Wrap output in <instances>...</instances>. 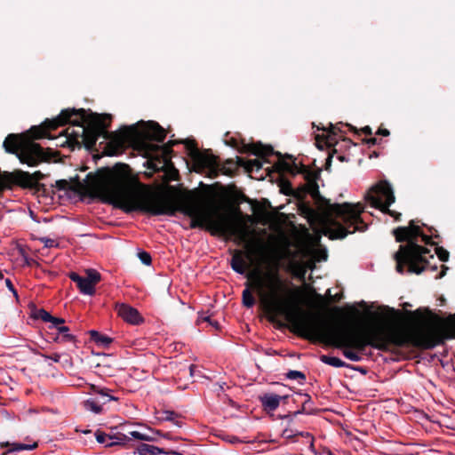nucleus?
Instances as JSON below:
<instances>
[{
	"label": "nucleus",
	"instance_id": "f257e3e1",
	"mask_svg": "<svg viewBox=\"0 0 455 455\" xmlns=\"http://www.w3.org/2000/svg\"><path fill=\"white\" fill-rule=\"evenodd\" d=\"M90 196L99 198L125 213L141 212L152 216H173L177 212L190 218V228L204 229L212 235L245 240L252 216L243 214L237 206L235 214L221 211L206 203L197 189L177 190L169 186L168 191H152L133 179L126 164L104 167L87 175Z\"/></svg>",
	"mask_w": 455,
	"mask_h": 455
},
{
	"label": "nucleus",
	"instance_id": "f03ea898",
	"mask_svg": "<svg viewBox=\"0 0 455 455\" xmlns=\"http://www.w3.org/2000/svg\"><path fill=\"white\" fill-rule=\"evenodd\" d=\"M251 210L259 223L268 226L278 235V245L261 242L259 246L261 266L254 268L248 275L247 288L243 291L242 300L245 307L251 308L259 298L262 316L276 330L284 331V205L274 208L267 199L261 202L251 200Z\"/></svg>",
	"mask_w": 455,
	"mask_h": 455
},
{
	"label": "nucleus",
	"instance_id": "7ed1b4c3",
	"mask_svg": "<svg viewBox=\"0 0 455 455\" xmlns=\"http://www.w3.org/2000/svg\"><path fill=\"white\" fill-rule=\"evenodd\" d=\"M286 207L294 210L298 215L305 219L314 232L309 233L302 224L294 225L290 217H294L295 213L286 212V272H293L299 279L305 278L307 270L313 269L316 261L327 259L326 250L318 248L322 235L330 239H341L347 234L362 232L367 228L361 219L363 207L360 203L348 204L344 210L346 212L331 216L328 228H322L320 223H312L299 212L293 197L286 196ZM285 211H288V208H285Z\"/></svg>",
	"mask_w": 455,
	"mask_h": 455
},
{
	"label": "nucleus",
	"instance_id": "20e7f679",
	"mask_svg": "<svg viewBox=\"0 0 455 455\" xmlns=\"http://www.w3.org/2000/svg\"><path fill=\"white\" fill-rule=\"evenodd\" d=\"M287 328L301 337L344 348L343 355L352 362H359L362 359L359 352L364 351L367 346L378 347L372 335L347 324L331 323L300 306L293 307L290 292L286 288Z\"/></svg>",
	"mask_w": 455,
	"mask_h": 455
},
{
	"label": "nucleus",
	"instance_id": "39448f33",
	"mask_svg": "<svg viewBox=\"0 0 455 455\" xmlns=\"http://www.w3.org/2000/svg\"><path fill=\"white\" fill-rule=\"evenodd\" d=\"M111 120L110 114L87 113L84 108H73L63 109L56 118L46 119L42 124L46 131L45 138L48 139H52L49 134L51 131L67 124L77 126L78 131L73 127H68L63 132L66 141L61 146H68L72 150L76 148H80L82 145L88 150H92L100 137L109 140V148L113 147L116 150H121L125 142L134 140L137 132L134 126H124L117 132H109L108 128Z\"/></svg>",
	"mask_w": 455,
	"mask_h": 455
},
{
	"label": "nucleus",
	"instance_id": "423d86ee",
	"mask_svg": "<svg viewBox=\"0 0 455 455\" xmlns=\"http://www.w3.org/2000/svg\"><path fill=\"white\" fill-rule=\"evenodd\" d=\"M286 174L300 177L303 180L297 188L286 179V196H291L299 212L312 223L318 222L322 228H328L331 216L345 212L348 203L331 204L319 193L317 180L320 179V169H312L304 163L303 157L294 156L286 153Z\"/></svg>",
	"mask_w": 455,
	"mask_h": 455
},
{
	"label": "nucleus",
	"instance_id": "0eeeda50",
	"mask_svg": "<svg viewBox=\"0 0 455 455\" xmlns=\"http://www.w3.org/2000/svg\"><path fill=\"white\" fill-rule=\"evenodd\" d=\"M397 242L407 241L405 245H400L395 253L396 271L403 274L404 267H408V272L419 274L428 267V258L434 259L430 250L418 244L420 241L426 244H434L432 236L423 234L420 227L414 220H411L408 227H399L393 231Z\"/></svg>",
	"mask_w": 455,
	"mask_h": 455
},
{
	"label": "nucleus",
	"instance_id": "6e6552de",
	"mask_svg": "<svg viewBox=\"0 0 455 455\" xmlns=\"http://www.w3.org/2000/svg\"><path fill=\"white\" fill-rule=\"evenodd\" d=\"M44 137H46V131L41 124L32 126L24 133L9 134L3 146L7 153L15 154L22 164L36 166L40 163L50 161L57 155V152L52 149L49 148L44 149L34 141Z\"/></svg>",
	"mask_w": 455,
	"mask_h": 455
},
{
	"label": "nucleus",
	"instance_id": "1a4fd4ad",
	"mask_svg": "<svg viewBox=\"0 0 455 455\" xmlns=\"http://www.w3.org/2000/svg\"><path fill=\"white\" fill-rule=\"evenodd\" d=\"M239 151L241 153H250L258 157L252 160H244L242 157H238V164L243 166L248 172H251L253 171L257 172L262 169L264 164L271 163L268 160L269 156H277V164L272 167L275 168L279 174V191L281 194L284 195V155H282L279 152H275L271 146L264 145L259 141L248 144L243 143L241 148H239Z\"/></svg>",
	"mask_w": 455,
	"mask_h": 455
},
{
	"label": "nucleus",
	"instance_id": "9d476101",
	"mask_svg": "<svg viewBox=\"0 0 455 455\" xmlns=\"http://www.w3.org/2000/svg\"><path fill=\"white\" fill-rule=\"evenodd\" d=\"M185 145L195 170L197 172H207L208 176L212 179L217 178L220 172L232 177L236 173L237 168L241 167L238 164L239 156H236L235 161L233 159L226 160L224 164L220 166L218 156H214L210 149L200 151L194 140L186 141Z\"/></svg>",
	"mask_w": 455,
	"mask_h": 455
},
{
	"label": "nucleus",
	"instance_id": "9b49d317",
	"mask_svg": "<svg viewBox=\"0 0 455 455\" xmlns=\"http://www.w3.org/2000/svg\"><path fill=\"white\" fill-rule=\"evenodd\" d=\"M132 126L135 127L136 130V137L132 140H129L124 144V148L126 146H134L140 145L145 148H148L149 141H156V142H164L166 137L165 130L156 122L148 121L144 122L140 121L136 124H132Z\"/></svg>",
	"mask_w": 455,
	"mask_h": 455
},
{
	"label": "nucleus",
	"instance_id": "f8f14e48",
	"mask_svg": "<svg viewBox=\"0 0 455 455\" xmlns=\"http://www.w3.org/2000/svg\"><path fill=\"white\" fill-rule=\"evenodd\" d=\"M365 200L371 207L379 209L383 212H387L389 215L394 216L395 220H398L401 215L400 213H396L395 212L388 209V207L395 202V196L390 184L386 181L380 182L372 187L365 195Z\"/></svg>",
	"mask_w": 455,
	"mask_h": 455
},
{
	"label": "nucleus",
	"instance_id": "ddd939ff",
	"mask_svg": "<svg viewBox=\"0 0 455 455\" xmlns=\"http://www.w3.org/2000/svg\"><path fill=\"white\" fill-rule=\"evenodd\" d=\"M423 337L427 347H433L444 339L455 338V315L450 316L439 327L427 330L423 333Z\"/></svg>",
	"mask_w": 455,
	"mask_h": 455
},
{
	"label": "nucleus",
	"instance_id": "4468645a",
	"mask_svg": "<svg viewBox=\"0 0 455 455\" xmlns=\"http://www.w3.org/2000/svg\"><path fill=\"white\" fill-rule=\"evenodd\" d=\"M45 177L46 175L40 171L29 173L22 170H16L12 172H6L4 174V180L13 182L14 185L21 188H33L35 185L39 184V181Z\"/></svg>",
	"mask_w": 455,
	"mask_h": 455
},
{
	"label": "nucleus",
	"instance_id": "2eb2a0df",
	"mask_svg": "<svg viewBox=\"0 0 455 455\" xmlns=\"http://www.w3.org/2000/svg\"><path fill=\"white\" fill-rule=\"evenodd\" d=\"M115 309L118 316L128 323L138 325L144 321L140 312L135 307L128 304L116 303Z\"/></svg>",
	"mask_w": 455,
	"mask_h": 455
},
{
	"label": "nucleus",
	"instance_id": "dca6fc26",
	"mask_svg": "<svg viewBox=\"0 0 455 455\" xmlns=\"http://www.w3.org/2000/svg\"><path fill=\"white\" fill-rule=\"evenodd\" d=\"M179 143L177 140H169L167 143L158 146L155 144H148V148L155 152H160L162 155V157L164 159V166H169L171 165L173 169L172 174L171 176V180H177L176 176L179 175L178 171L172 166L171 158L172 154L173 152L172 147Z\"/></svg>",
	"mask_w": 455,
	"mask_h": 455
},
{
	"label": "nucleus",
	"instance_id": "f3484780",
	"mask_svg": "<svg viewBox=\"0 0 455 455\" xmlns=\"http://www.w3.org/2000/svg\"><path fill=\"white\" fill-rule=\"evenodd\" d=\"M245 256L249 258V254L243 251L235 250L231 259L230 265L232 269L240 275H243L248 269V264L244 259Z\"/></svg>",
	"mask_w": 455,
	"mask_h": 455
},
{
	"label": "nucleus",
	"instance_id": "a211bd4d",
	"mask_svg": "<svg viewBox=\"0 0 455 455\" xmlns=\"http://www.w3.org/2000/svg\"><path fill=\"white\" fill-rule=\"evenodd\" d=\"M339 126H343V124H330L329 130H324L322 135H315V140L319 142L321 140L328 146L331 147L336 142V136L338 132H342Z\"/></svg>",
	"mask_w": 455,
	"mask_h": 455
},
{
	"label": "nucleus",
	"instance_id": "6ab92c4d",
	"mask_svg": "<svg viewBox=\"0 0 455 455\" xmlns=\"http://www.w3.org/2000/svg\"><path fill=\"white\" fill-rule=\"evenodd\" d=\"M282 398L283 397L278 395L267 393L259 396V401L261 402L264 411L270 413L278 408Z\"/></svg>",
	"mask_w": 455,
	"mask_h": 455
},
{
	"label": "nucleus",
	"instance_id": "aec40b11",
	"mask_svg": "<svg viewBox=\"0 0 455 455\" xmlns=\"http://www.w3.org/2000/svg\"><path fill=\"white\" fill-rule=\"evenodd\" d=\"M68 275L71 281L76 283L78 289L83 294L93 295L95 293V288L90 285L86 277L80 276L76 272H70Z\"/></svg>",
	"mask_w": 455,
	"mask_h": 455
},
{
	"label": "nucleus",
	"instance_id": "412c9836",
	"mask_svg": "<svg viewBox=\"0 0 455 455\" xmlns=\"http://www.w3.org/2000/svg\"><path fill=\"white\" fill-rule=\"evenodd\" d=\"M1 448H8L7 451H4L1 455H7L12 452H18L21 451H31L37 447V443H34L33 444H25L19 443H0Z\"/></svg>",
	"mask_w": 455,
	"mask_h": 455
},
{
	"label": "nucleus",
	"instance_id": "4be33fe9",
	"mask_svg": "<svg viewBox=\"0 0 455 455\" xmlns=\"http://www.w3.org/2000/svg\"><path fill=\"white\" fill-rule=\"evenodd\" d=\"M90 335V340L94 342L98 347L102 348H108L110 344L113 342V339L100 333L98 331L91 330L88 331Z\"/></svg>",
	"mask_w": 455,
	"mask_h": 455
},
{
	"label": "nucleus",
	"instance_id": "5701e85b",
	"mask_svg": "<svg viewBox=\"0 0 455 455\" xmlns=\"http://www.w3.org/2000/svg\"><path fill=\"white\" fill-rule=\"evenodd\" d=\"M53 341L57 343H76V338L69 333L68 326H60L58 328L55 337H53Z\"/></svg>",
	"mask_w": 455,
	"mask_h": 455
},
{
	"label": "nucleus",
	"instance_id": "b1692460",
	"mask_svg": "<svg viewBox=\"0 0 455 455\" xmlns=\"http://www.w3.org/2000/svg\"><path fill=\"white\" fill-rule=\"evenodd\" d=\"M150 431L153 433V435L142 434L139 431H130L129 435L137 440L148 442H156L157 439L155 436V435H161L164 438H168V434H163L160 430L150 429Z\"/></svg>",
	"mask_w": 455,
	"mask_h": 455
},
{
	"label": "nucleus",
	"instance_id": "393cba45",
	"mask_svg": "<svg viewBox=\"0 0 455 455\" xmlns=\"http://www.w3.org/2000/svg\"><path fill=\"white\" fill-rule=\"evenodd\" d=\"M136 451V452H138L140 455L167 454V452H165L163 449L147 443H140L138 445Z\"/></svg>",
	"mask_w": 455,
	"mask_h": 455
},
{
	"label": "nucleus",
	"instance_id": "a878e982",
	"mask_svg": "<svg viewBox=\"0 0 455 455\" xmlns=\"http://www.w3.org/2000/svg\"><path fill=\"white\" fill-rule=\"evenodd\" d=\"M108 440L110 442L106 443V447H112L115 445H124L128 441L131 440V438L122 433H117L114 435L108 436Z\"/></svg>",
	"mask_w": 455,
	"mask_h": 455
},
{
	"label": "nucleus",
	"instance_id": "bb28decb",
	"mask_svg": "<svg viewBox=\"0 0 455 455\" xmlns=\"http://www.w3.org/2000/svg\"><path fill=\"white\" fill-rule=\"evenodd\" d=\"M320 360L322 363L336 368L348 367V364H347L344 361L335 356L323 355L320 356Z\"/></svg>",
	"mask_w": 455,
	"mask_h": 455
},
{
	"label": "nucleus",
	"instance_id": "cd10ccee",
	"mask_svg": "<svg viewBox=\"0 0 455 455\" xmlns=\"http://www.w3.org/2000/svg\"><path fill=\"white\" fill-rule=\"evenodd\" d=\"M31 316L34 319H40L44 323H50L51 319H52V315L44 308H35L31 313Z\"/></svg>",
	"mask_w": 455,
	"mask_h": 455
},
{
	"label": "nucleus",
	"instance_id": "c85d7f7f",
	"mask_svg": "<svg viewBox=\"0 0 455 455\" xmlns=\"http://www.w3.org/2000/svg\"><path fill=\"white\" fill-rule=\"evenodd\" d=\"M84 407L85 410L92 411L96 414H100L102 412V406L99 401L94 399H88L84 402Z\"/></svg>",
	"mask_w": 455,
	"mask_h": 455
},
{
	"label": "nucleus",
	"instance_id": "c756f323",
	"mask_svg": "<svg viewBox=\"0 0 455 455\" xmlns=\"http://www.w3.org/2000/svg\"><path fill=\"white\" fill-rule=\"evenodd\" d=\"M86 274H87V280L88 282L90 283V285H92V287H94L95 288V285L100 281L101 279V275L100 274L95 270V269H87L86 270Z\"/></svg>",
	"mask_w": 455,
	"mask_h": 455
},
{
	"label": "nucleus",
	"instance_id": "7c9ffc66",
	"mask_svg": "<svg viewBox=\"0 0 455 455\" xmlns=\"http://www.w3.org/2000/svg\"><path fill=\"white\" fill-rule=\"evenodd\" d=\"M286 379L297 380L298 383L302 384L306 379V376L299 371H289L286 372Z\"/></svg>",
	"mask_w": 455,
	"mask_h": 455
},
{
	"label": "nucleus",
	"instance_id": "2f4dec72",
	"mask_svg": "<svg viewBox=\"0 0 455 455\" xmlns=\"http://www.w3.org/2000/svg\"><path fill=\"white\" fill-rule=\"evenodd\" d=\"M58 190H72L70 183L67 180H59L54 186Z\"/></svg>",
	"mask_w": 455,
	"mask_h": 455
},
{
	"label": "nucleus",
	"instance_id": "473e14b6",
	"mask_svg": "<svg viewBox=\"0 0 455 455\" xmlns=\"http://www.w3.org/2000/svg\"><path fill=\"white\" fill-rule=\"evenodd\" d=\"M109 391L110 389L108 388H106V387H102V391L101 393H99V395L102 397L103 401H102V403L105 404L108 401H116L118 398L117 397H115V396H112L109 395Z\"/></svg>",
	"mask_w": 455,
	"mask_h": 455
},
{
	"label": "nucleus",
	"instance_id": "72a5a7b5",
	"mask_svg": "<svg viewBox=\"0 0 455 455\" xmlns=\"http://www.w3.org/2000/svg\"><path fill=\"white\" fill-rule=\"evenodd\" d=\"M178 418V414L172 411H163L162 419L166 421H172L178 425V422L175 419Z\"/></svg>",
	"mask_w": 455,
	"mask_h": 455
},
{
	"label": "nucleus",
	"instance_id": "f704fd0d",
	"mask_svg": "<svg viewBox=\"0 0 455 455\" xmlns=\"http://www.w3.org/2000/svg\"><path fill=\"white\" fill-rule=\"evenodd\" d=\"M138 256H139V259H140V261L144 265L149 266L151 264L152 258L148 252L143 251L139 252Z\"/></svg>",
	"mask_w": 455,
	"mask_h": 455
},
{
	"label": "nucleus",
	"instance_id": "c9c22d12",
	"mask_svg": "<svg viewBox=\"0 0 455 455\" xmlns=\"http://www.w3.org/2000/svg\"><path fill=\"white\" fill-rule=\"evenodd\" d=\"M28 188L35 190L36 193L41 194L44 196H48V189L46 188V186L43 183H39L37 185H35V187Z\"/></svg>",
	"mask_w": 455,
	"mask_h": 455
},
{
	"label": "nucleus",
	"instance_id": "e433bc0d",
	"mask_svg": "<svg viewBox=\"0 0 455 455\" xmlns=\"http://www.w3.org/2000/svg\"><path fill=\"white\" fill-rule=\"evenodd\" d=\"M50 323L52 324V326H50L49 328L52 329V328H55L56 331H58V328L60 327V326H64L63 323H65V319L63 318H60V317H55V316H52V319H51Z\"/></svg>",
	"mask_w": 455,
	"mask_h": 455
},
{
	"label": "nucleus",
	"instance_id": "4c0bfd02",
	"mask_svg": "<svg viewBox=\"0 0 455 455\" xmlns=\"http://www.w3.org/2000/svg\"><path fill=\"white\" fill-rule=\"evenodd\" d=\"M108 436H110V435H107L100 430L95 432V437L99 443H105L107 440H108Z\"/></svg>",
	"mask_w": 455,
	"mask_h": 455
},
{
	"label": "nucleus",
	"instance_id": "58836bf2",
	"mask_svg": "<svg viewBox=\"0 0 455 455\" xmlns=\"http://www.w3.org/2000/svg\"><path fill=\"white\" fill-rule=\"evenodd\" d=\"M435 252L441 261H447L449 258V252L443 248H435Z\"/></svg>",
	"mask_w": 455,
	"mask_h": 455
},
{
	"label": "nucleus",
	"instance_id": "ea45409f",
	"mask_svg": "<svg viewBox=\"0 0 455 455\" xmlns=\"http://www.w3.org/2000/svg\"><path fill=\"white\" fill-rule=\"evenodd\" d=\"M40 240H41V242L44 243V246L47 248L57 247L59 245L55 240L48 238V237H42V238H40Z\"/></svg>",
	"mask_w": 455,
	"mask_h": 455
},
{
	"label": "nucleus",
	"instance_id": "a19ab883",
	"mask_svg": "<svg viewBox=\"0 0 455 455\" xmlns=\"http://www.w3.org/2000/svg\"><path fill=\"white\" fill-rule=\"evenodd\" d=\"M396 311L394 308H390L388 307H384L382 310V314L384 315V317L390 318L394 317L396 315Z\"/></svg>",
	"mask_w": 455,
	"mask_h": 455
},
{
	"label": "nucleus",
	"instance_id": "79ce46f5",
	"mask_svg": "<svg viewBox=\"0 0 455 455\" xmlns=\"http://www.w3.org/2000/svg\"><path fill=\"white\" fill-rule=\"evenodd\" d=\"M42 356L44 357V358H47V359H51V360H52L55 363H59L60 359V355L58 354V353H54V354H52L51 355H42Z\"/></svg>",
	"mask_w": 455,
	"mask_h": 455
},
{
	"label": "nucleus",
	"instance_id": "37998d69",
	"mask_svg": "<svg viewBox=\"0 0 455 455\" xmlns=\"http://www.w3.org/2000/svg\"><path fill=\"white\" fill-rule=\"evenodd\" d=\"M5 284L9 291H14V285L12 284V281L9 278L5 279Z\"/></svg>",
	"mask_w": 455,
	"mask_h": 455
},
{
	"label": "nucleus",
	"instance_id": "c03bdc74",
	"mask_svg": "<svg viewBox=\"0 0 455 455\" xmlns=\"http://www.w3.org/2000/svg\"><path fill=\"white\" fill-rule=\"evenodd\" d=\"M91 389H92V391L94 394H98V395H99V393H101V391H102V387H101L95 386V385H92V386L91 387Z\"/></svg>",
	"mask_w": 455,
	"mask_h": 455
},
{
	"label": "nucleus",
	"instance_id": "a18cd8bd",
	"mask_svg": "<svg viewBox=\"0 0 455 455\" xmlns=\"http://www.w3.org/2000/svg\"><path fill=\"white\" fill-rule=\"evenodd\" d=\"M209 324H211L212 327H214L216 330H219L220 329V323L215 321V320H212Z\"/></svg>",
	"mask_w": 455,
	"mask_h": 455
},
{
	"label": "nucleus",
	"instance_id": "49530a36",
	"mask_svg": "<svg viewBox=\"0 0 455 455\" xmlns=\"http://www.w3.org/2000/svg\"><path fill=\"white\" fill-rule=\"evenodd\" d=\"M229 144H230L232 147H234V148H237V147H238V146H237V140H236L235 139H234V138H231V139H230V143H229Z\"/></svg>",
	"mask_w": 455,
	"mask_h": 455
},
{
	"label": "nucleus",
	"instance_id": "de8ad7c7",
	"mask_svg": "<svg viewBox=\"0 0 455 455\" xmlns=\"http://www.w3.org/2000/svg\"><path fill=\"white\" fill-rule=\"evenodd\" d=\"M363 132L365 134H371V129L369 126H365L363 128Z\"/></svg>",
	"mask_w": 455,
	"mask_h": 455
},
{
	"label": "nucleus",
	"instance_id": "09e8293b",
	"mask_svg": "<svg viewBox=\"0 0 455 455\" xmlns=\"http://www.w3.org/2000/svg\"><path fill=\"white\" fill-rule=\"evenodd\" d=\"M442 267H443V270H442V272L437 275V278H442V277L445 275V270L447 269V267H444V266H442Z\"/></svg>",
	"mask_w": 455,
	"mask_h": 455
},
{
	"label": "nucleus",
	"instance_id": "8fccbe9b",
	"mask_svg": "<svg viewBox=\"0 0 455 455\" xmlns=\"http://www.w3.org/2000/svg\"><path fill=\"white\" fill-rule=\"evenodd\" d=\"M201 322H205V316L204 315H199L197 319V323H200Z\"/></svg>",
	"mask_w": 455,
	"mask_h": 455
},
{
	"label": "nucleus",
	"instance_id": "3c124183",
	"mask_svg": "<svg viewBox=\"0 0 455 455\" xmlns=\"http://www.w3.org/2000/svg\"><path fill=\"white\" fill-rule=\"evenodd\" d=\"M269 355H280L276 350L269 349Z\"/></svg>",
	"mask_w": 455,
	"mask_h": 455
},
{
	"label": "nucleus",
	"instance_id": "603ef678",
	"mask_svg": "<svg viewBox=\"0 0 455 455\" xmlns=\"http://www.w3.org/2000/svg\"><path fill=\"white\" fill-rule=\"evenodd\" d=\"M380 133L384 136H387L389 134V132L387 130H382L380 131Z\"/></svg>",
	"mask_w": 455,
	"mask_h": 455
},
{
	"label": "nucleus",
	"instance_id": "864d4df0",
	"mask_svg": "<svg viewBox=\"0 0 455 455\" xmlns=\"http://www.w3.org/2000/svg\"><path fill=\"white\" fill-rule=\"evenodd\" d=\"M194 369H195V365L192 364V365L189 366V371H190V374L191 375H193Z\"/></svg>",
	"mask_w": 455,
	"mask_h": 455
},
{
	"label": "nucleus",
	"instance_id": "5fc2aeb1",
	"mask_svg": "<svg viewBox=\"0 0 455 455\" xmlns=\"http://www.w3.org/2000/svg\"><path fill=\"white\" fill-rule=\"evenodd\" d=\"M211 321H212L211 316L206 315V316H205V322L210 323Z\"/></svg>",
	"mask_w": 455,
	"mask_h": 455
},
{
	"label": "nucleus",
	"instance_id": "6e6d98bb",
	"mask_svg": "<svg viewBox=\"0 0 455 455\" xmlns=\"http://www.w3.org/2000/svg\"><path fill=\"white\" fill-rule=\"evenodd\" d=\"M12 292L13 293V295H14L16 298H18V292H17V291H16L15 289H14V291H12Z\"/></svg>",
	"mask_w": 455,
	"mask_h": 455
},
{
	"label": "nucleus",
	"instance_id": "4d7b16f0",
	"mask_svg": "<svg viewBox=\"0 0 455 455\" xmlns=\"http://www.w3.org/2000/svg\"><path fill=\"white\" fill-rule=\"evenodd\" d=\"M12 292L13 293V295H14L16 298H18V292H17V291H16L15 289H14V291H12Z\"/></svg>",
	"mask_w": 455,
	"mask_h": 455
},
{
	"label": "nucleus",
	"instance_id": "13d9d810",
	"mask_svg": "<svg viewBox=\"0 0 455 455\" xmlns=\"http://www.w3.org/2000/svg\"><path fill=\"white\" fill-rule=\"evenodd\" d=\"M4 278V274L2 273V271L0 270V280H2Z\"/></svg>",
	"mask_w": 455,
	"mask_h": 455
},
{
	"label": "nucleus",
	"instance_id": "bf43d9fd",
	"mask_svg": "<svg viewBox=\"0 0 455 455\" xmlns=\"http://www.w3.org/2000/svg\"><path fill=\"white\" fill-rule=\"evenodd\" d=\"M84 434H88V433H91V430H83L82 431Z\"/></svg>",
	"mask_w": 455,
	"mask_h": 455
}]
</instances>
